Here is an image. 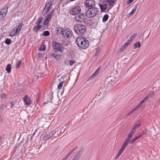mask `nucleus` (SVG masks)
I'll return each instance as SVG.
<instances>
[{
  "label": "nucleus",
  "instance_id": "cd10ccee",
  "mask_svg": "<svg viewBox=\"0 0 160 160\" xmlns=\"http://www.w3.org/2000/svg\"><path fill=\"white\" fill-rule=\"evenodd\" d=\"M11 66L10 64H8L6 68V70L8 73H9L11 72Z\"/></svg>",
  "mask_w": 160,
  "mask_h": 160
},
{
  "label": "nucleus",
  "instance_id": "6e6d98bb",
  "mask_svg": "<svg viewBox=\"0 0 160 160\" xmlns=\"http://www.w3.org/2000/svg\"><path fill=\"white\" fill-rule=\"evenodd\" d=\"M5 96H5V95L4 94H2V97H5Z\"/></svg>",
  "mask_w": 160,
  "mask_h": 160
},
{
  "label": "nucleus",
  "instance_id": "3c124183",
  "mask_svg": "<svg viewBox=\"0 0 160 160\" xmlns=\"http://www.w3.org/2000/svg\"><path fill=\"white\" fill-rule=\"evenodd\" d=\"M142 136L141 135V134H140L139 135H138L137 136V137H138V138L139 139L140 137H141Z\"/></svg>",
  "mask_w": 160,
  "mask_h": 160
},
{
  "label": "nucleus",
  "instance_id": "49530a36",
  "mask_svg": "<svg viewBox=\"0 0 160 160\" xmlns=\"http://www.w3.org/2000/svg\"><path fill=\"white\" fill-rule=\"evenodd\" d=\"M14 106V104L13 103V102H11V108H13Z\"/></svg>",
  "mask_w": 160,
  "mask_h": 160
},
{
  "label": "nucleus",
  "instance_id": "603ef678",
  "mask_svg": "<svg viewBox=\"0 0 160 160\" xmlns=\"http://www.w3.org/2000/svg\"><path fill=\"white\" fill-rule=\"evenodd\" d=\"M142 136L141 135V134H140L139 135H138L137 136V137H138V138L139 139L140 137H141Z\"/></svg>",
  "mask_w": 160,
  "mask_h": 160
},
{
  "label": "nucleus",
  "instance_id": "9b49d317",
  "mask_svg": "<svg viewBox=\"0 0 160 160\" xmlns=\"http://www.w3.org/2000/svg\"><path fill=\"white\" fill-rule=\"evenodd\" d=\"M52 5V2L51 1H49L46 3L42 12L43 15H45L49 11Z\"/></svg>",
  "mask_w": 160,
  "mask_h": 160
},
{
  "label": "nucleus",
  "instance_id": "c85d7f7f",
  "mask_svg": "<svg viewBox=\"0 0 160 160\" xmlns=\"http://www.w3.org/2000/svg\"><path fill=\"white\" fill-rule=\"evenodd\" d=\"M17 33L15 30L13 29L10 32L9 34L10 36H15L17 34Z\"/></svg>",
  "mask_w": 160,
  "mask_h": 160
},
{
  "label": "nucleus",
  "instance_id": "9d476101",
  "mask_svg": "<svg viewBox=\"0 0 160 160\" xmlns=\"http://www.w3.org/2000/svg\"><path fill=\"white\" fill-rule=\"evenodd\" d=\"M7 8H4L0 11V21L4 19L8 12Z\"/></svg>",
  "mask_w": 160,
  "mask_h": 160
},
{
  "label": "nucleus",
  "instance_id": "4468645a",
  "mask_svg": "<svg viewBox=\"0 0 160 160\" xmlns=\"http://www.w3.org/2000/svg\"><path fill=\"white\" fill-rule=\"evenodd\" d=\"M136 36L137 34L136 33H134L132 36H131V37H130L128 41L124 44V47H126L128 45H129L130 43H131L132 42L133 40Z\"/></svg>",
  "mask_w": 160,
  "mask_h": 160
},
{
  "label": "nucleus",
  "instance_id": "473e14b6",
  "mask_svg": "<svg viewBox=\"0 0 160 160\" xmlns=\"http://www.w3.org/2000/svg\"><path fill=\"white\" fill-rule=\"evenodd\" d=\"M108 15L107 14L105 15L103 18L102 21L103 22H106L108 19Z\"/></svg>",
  "mask_w": 160,
  "mask_h": 160
},
{
  "label": "nucleus",
  "instance_id": "c9c22d12",
  "mask_svg": "<svg viewBox=\"0 0 160 160\" xmlns=\"http://www.w3.org/2000/svg\"><path fill=\"white\" fill-rule=\"evenodd\" d=\"M5 42L7 44L9 45L11 42V41L10 39L7 38L5 41Z\"/></svg>",
  "mask_w": 160,
  "mask_h": 160
},
{
  "label": "nucleus",
  "instance_id": "37998d69",
  "mask_svg": "<svg viewBox=\"0 0 160 160\" xmlns=\"http://www.w3.org/2000/svg\"><path fill=\"white\" fill-rule=\"evenodd\" d=\"M49 133L50 134L52 135V137L53 135L55 134L56 133V132L55 131H52V132H50Z\"/></svg>",
  "mask_w": 160,
  "mask_h": 160
},
{
  "label": "nucleus",
  "instance_id": "a18cd8bd",
  "mask_svg": "<svg viewBox=\"0 0 160 160\" xmlns=\"http://www.w3.org/2000/svg\"><path fill=\"white\" fill-rule=\"evenodd\" d=\"M79 158L75 156L72 160H79Z\"/></svg>",
  "mask_w": 160,
  "mask_h": 160
},
{
  "label": "nucleus",
  "instance_id": "bb28decb",
  "mask_svg": "<svg viewBox=\"0 0 160 160\" xmlns=\"http://www.w3.org/2000/svg\"><path fill=\"white\" fill-rule=\"evenodd\" d=\"M22 63V61L21 60H18L16 62L15 67L17 68H19L20 65Z\"/></svg>",
  "mask_w": 160,
  "mask_h": 160
},
{
  "label": "nucleus",
  "instance_id": "423d86ee",
  "mask_svg": "<svg viewBox=\"0 0 160 160\" xmlns=\"http://www.w3.org/2000/svg\"><path fill=\"white\" fill-rule=\"evenodd\" d=\"M62 36L65 38H69L72 35L71 31L68 28H63L61 31Z\"/></svg>",
  "mask_w": 160,
  "mask_h": 160
},
{
  "label": "nucleus",
  "instance_id": "79ce46f5",
  "mask_svg": "<svg viewBox=\"0 0 160 160\" xmlns=\"http://www.w3.org/2000/svg\"><path fill=\"white\" fill-rule=\"evenodd\" d=\"M147 100L146 99V98H144V99L142 100L140 102L142 104L145 101H146Z\"/></svg>",
  "mask_w": 160,
  "mask_h": 160
},
{
  "label": "nucleus",
  "instance_id": "dca6fc26",
  "mask_svg": "<svg viewBox=\"0 0 160 160\" xmlns=\"http://www.w3.org/2000/svg\"><path fill=\"white\" fill-rule=\"evenodd\" d=\"M81 12V8L78 6H76L74 8L72 11V12L73 14H78Z\"/></svg>",
  "mask_w": 160,
  "mask_h": 160
},
{
  "label": "nucleus",
  "instance_id": "72a5a7b5",
  "mask_svg": "<svg viewBox=\"0 0 160 160\" xmlns=\"http://www.w3.org/2000/svg\"><path fill=\"white\" fill-rule=\"evenodd\" d=\"M153 92H151L145 98L146 100L149 98L153 94Z\"/></svg>",
  "mask_w": 160,
  "mask_h": 160
},
{
  "label": "nucleus",
  "instance_id": "13d9d810",
  "mask_svg": "<svg viewBox=\"0 0 160 160\" xmlns=\"http://www.w3.org/2000/svg\"><path fill=\"white\" fill-rule=\"evenodd\" d=\"M37 130H36V131L34 132V133H33V135H34L35 133V132Z\"/></svg>",
  "mask_w": 160,
  "mask_h": 160
},
{
  "label": "nucleus",
  "instance_id": "ddd939ff",
  "mask_svg": "<svg viewBox=\"0 0 160 160\" xmlns=\"http://www.w3.org/2000/svg\"><path fill=\"white\" fill-rule=\"evenodd\" d=\"M85 4L86 7L88 8L94 6L95 2L93 0H86L85 1Z\"/></svg>",
  "mask_w": 160,
  "mask_h": 160
},
{
  "label": "nucleus",
  "instance_id": "b1692460",
  "mask_svg": "<svg viewBox=\"0 0 160 160\" xmlns=\"http://www.w3.org/2000/svg\"><path fill=\"white\" fill-rule=\"evenodd\" d=\"M100 68V67H99L94 72L91 76L92 78H94L99 72Z\"/></svg>",
  "mask_w": 160,
  "mask_h": 160
},
{
  "label": "nucleus",
  "instance_id": "864d4df0",
  "mask_svg": "<svg viewBox=\"0 0 160 160\" xmlns=\"http://www.w3.org/2000/svg\"><path fill=\"white\" fill-rule=\"evenodd\" d=\"M60 58V56L59 55V57H57L56 58L58 60H59Z\"/></svg>",
  "mask_w": 160,
  "mask_h": 160
},
{
  "label": "nucleus",
  "instance_id": "ea45409f",
  "mask_svg": "<svg viewBox=\"0 0 160 160\" xmlns=\"http://www.w3.org/2000/svg\"><path fill=\"white\" fill-rule=\"evenodd\" d=\"M52 56L53 57L56 58L57 57H59V55H58L55 53H52Z\"/></svg>",
  "mask_w": 160,
  "mask_h": 160
},
{
  "label": "nucleus",
  "instance_id": "f03ea898",
  "mask_svg": "<svg viewBox=\"0 0 160 160\" xmlns=\"http://www.w3.org/2000/svg\"><path fill=\"white\" fill-rule=\"evenodd\" d=\"M75 31L77 33H83L86 30L85 26L81 24H76L74 26Z\"/></svg>",
  "mask_w": 160,
  "mask_h": 160
},
{
  "label": "nucleus",
  "instance_id": "f704fd0d",
  "mask_svg": "<svg viewBox=\"0 0 160 160\" xmlns=\"http://www.w3.org/2000/svg\"><path fill=\"white\" fill-rule=\"evenodd\" d=\"M49 35L50 33L48 31H44L42 34V36H48Z\"/></svg>",
  "mask_w": 160,
  "mask_h": 160
},
{
  "label": "nucleus",
  "instance_id": "bf43d9fd",
  "mask_svg": "<svg viewBox=\"0 0 160 160\" xmlns=\"http://www.w3.org/2000/svg\"><path fill=\"white\" fill-rule=\"evenodd\" d=\"M68 124H67V126H68Z\"/></svg>",
  "mask_w": 160,
  "mask_h": 160
},
{
  "label": "nucleus",
  "instance_id": "1a4fd4ad",
  "mask_svg": "<svg viewBox=\"0 0 160 160\" xmlns=\"http://www.w3.org/2000/svg\"><path fill=\"white\" fill-rule=\"evenodd\" d=\"M115 79V78L112 77H109L107 78L105 81V83L109 86L114 85L115 84V81L113 82H111L112 81H114Z\"/></svg>",
  "mask_w": 160,
  "mask_h": 160
},
{
  "label": "nucleus",
  "instance_id": "6ab92c4d",
  "mask_svg": "<svg viewBox=\"0 0 160 160\" xmlns=\"http://www.w3.org/2000/svg\"><path fill=\"white\" fill-rule=\"evenodd\" d=\"M51 14H49L45 18V21L44 22V24L48 25L49 22V20L51 18Z\"/></svg>",
  "mask_w": 160,
  "mask_h": 160
},
{
  "label": "nucleus",
  "instance_id": "de8ad7c7",
  "mask_svg": "<svg viewBox=\"0 0 160 160\" xmlns=\"http://www.w3.org/2000/svg\"><path fill=\"white\" fill-rule=\"evenodd\" d=\"M133 0H128L127 2V4H130L131 2H132Z\"/></svg>",
  "mask_w": 160,
  "mask_h": 160
},
{
  "label": "nucleus",
  "instance_id": "4c0bfd02",
  "mask_svg": "<svg viewBox=\"0 0 160 160\" xmlns=\"http://www.w3.org/2000/svg\"><path fill=\"white\" fill-rule=\"evenodd\" d=\"M64 81L61 82L58 85V89H61L62 87L63 83Z\"/></svg>",
  "mask_w": 160,
  "mask_h": 160
},
{
  "label": "nucleus",
  "instance_id": "f3484780",
  "mask_svg": "<svg viewBox=\"0 0 160 160\" xmlns=\"http://www.w3.org/2000/svg\"><path fill=\"white\" fill-rule=\"evenodd\" d=\"M116 0H106V2L108 3V5L110 7L109 9L111 8L114 5Z\"/></svg>",
  "mask_w": 160,
  "mask_h": 160
},
{
  "label": "nucleus",
  "instance_id": "393cba45",
  "mask_svg": "<svg viewBox=\"0 0 160 160\" xmlns=\"http://www.w3.org/2000/svg\"><path fill=\"white\" fill-rule=\"evenodd\" d=\"M51 137H52V135L50 134L49 133L44 136L43 138V139L44 140L46 141L51 138Z\"/></svg>",
  "mask_w": 160,
  "mask_h": 160
},
{
  "label": "nucleus",
  "instance_id": "09e8293b",
  "mask_svg": "<svg viewBox=\"0 0 160 160\" xmlns=\"http://www.w3.org/2000/svg\"><path fill=\"white\" fill-rule=\"evenodd\" d=\"M138 108V106H135L133 109H132L134 111H135L136 110H137Z\"/></svg>",
  "mask_w": 160,
  "mask_h": 160
},
{
  "label": "nucleus",
  "instance_id": "20e7f679",
  "mask_svg": "<svg viewBox=\"0 0 160 160\" xmlns=\"http://www.w3.org/2000/svg\"><path fill=\"white\" fill-rule=\"evenodd\" d=\"M52 47L53 48L61 52H62L64 50L62 45L56 42H53L52 43Z\"/></svg>",
  "mask_w": 160,
  "mask_h": 160
},
{
  "label": "nucleus",
  "instance_id": "7c9ffc66",
  "mask_svg": "<svg viewBox=\"0 0 160 160\" xmlns=\"http://www.w3.org/2000/svg\"><path fill=\"white\" fill-rule=\"evenodd\" d=\"M122 81V79L121 77H119L118 78H115V80L113 81H112L111 82H113V81H115V83L116 82L119 83L121 81Z\"/></svg>",
  "mask_w": 160,
  "mask_h": 160
},
{
  "label": "nucleus",
  "instance_id": "58836bf2",
  "mask_svg": "<svg viewBox=\"0 0 160 160\" xmlns=\"http://www.w3.org/2000/svg\"><path fill=\"white\" fill-rule=\"evenodd\" d=\"M75 62V61L73 60H69V64L70 66H72Z\"/></svg>",
  "mask_w": 160,
  "mask_h": 160
},
{
  "label": "nucleus",
  "instance_id": "052dcab7",
  "mask_svg": "<svg viewBox=\"0 0 160 160\" xmlns=\"http://www.w3.org/2000/svg\"><path fill=\"white\" fill-rule=\"evenodd\" d=\"M61 160H63V159H61Z\"/></svg>",
  "mask_w": 160,
  "mask_h": 160
},
{
  "label": "nucleus",
  "instance_id": "4be33fe9",
  "mask_svg": "<svg viewBox=\"0 0 160 160\" xmlns=\"http://www.w3.org/2000/svg\"><path fill=\"white\" fill-rule=\"evenodd\" d=\"M68 57L70 58H72L74 56V51L72 50H70L68 52Z\"/></svg>",
  "mask_w": 160,
  "mask_h": 160
},
{
  "label": "nucleus",
  "instance_id": "c03bdc74",
  "mask_svg": "<svg viewBox=\"0 0 160 160\" xmlns=\"http://www.w3.org/2000/svg\"><path fill=\"white\" fill-rule=\"evenodd\" d=\"M147 130H146L145 131H143L140 134H141L142 136L143 135L147 132Z\"/></svg>",
  "mask_w": 160,
  "mask_h": 160
},
{
  "label": "nucleus",
  "instance_id": "4d7b16f0",
  "mask_svg": "<svg viewBox=\"0 0 160 160\" xmlns=\"http://www.w3.org/2000/svg\"><path fill=\"white\" fill-rule=\"evenodd\" d=\"M2 120V118L1 117H0V121H1Z\"/></svg>",
  "mask_w": 160,
  "mask_h": 160
},
{
  "label": "nucleus",
  "instance_id": "7ed1b4c3",
  "mask_svg": "<svg viewBox=\"0 0 160 160\" xmlns=\"http://www.w3.org/2000/svg\"><path fill=\"white\" fill-rule=\"evenodd\" d=\"M97 8L93 7L90 8L86 12V16L88 18L96 16L98 12Z\"/></svg>",
  "mask_w": 160,
  "mask_h": 160
},
{
  "label": "nucleus",
  "instance_id": "8fccbe9b",
  "mask_svg": "<svg viewBox=\"0 0 160 160\" xmlns=\"http://www.w3.org/2000/svg\"><path fill=\"white\" fill-rule=\"evenodd\" d=\"M142 105V104L140 102L139 103H138V105L137 106H138V107L139 108V107H140Z\"/></svg>",
  "mask_w": 160,
  "mask_h": 160
},
{
  "label": "nucleus",
  "instance_id": "e433bc0d",
  "mask_svg": "<svg viewBox=\"0 0 160 160\" xmlns=\"http://www.w3.org/2000/svg\"><path fill=\"white\" fill-rule=\"evenodd\" d=\"M138 139V137L136 136V137L133 138L131 140H130V141H129V142H130L131 144H132Z\"/></svg>",
  "mask_w": 160,
  "mask_h": 160
},
{
  "label": "nucleus",
  "instance_id": "2f4dec72",
  "mask_svg": "<svg viewBox=\"0 0 160 160\" xmlns=\"http://www.w3.org/2000/svg\"><path fill=\"white\" fill-rule=\"evenodd\" d=\"M141 45V44L139 42H137L134 44V48L135 49L138 48H139Z\"/></svg>",
  "mask_w": 160,
  "mask_h": 160
},
{
  "label": "nucleus",
  "instance_id": "a19ab883",
  "mask_svg": "<svg viewBox=\"0 0 160 160\" xmlns=\"http://www.w3.org/2000/svg\"><path fill=\"white\" fill-rule=\"evenodd\" d=\"M134 112V110L133 109H132V110L130 112H128L127 114V115L128 116V115H130V114H132Z\"/></svg>",
  "mask_w": 160,
  "mask_h": 160
},
{
  "label": "nucleus",
  "instance_id": "5701e85b",
  "mask_svg": "<svg viewBox=\"0 0 160 160\" xmlns=\"http://www.w3.org/2000/svg\"><path fill=\"white\" fill-rule=\"evenodd\" d=\"M83 150V148L82 147L78 152L76 154L75 156L79 158L81 156V153L82 152Z\"/></svg>",
  "mask_w": 160,
  "mask_h": 160
},
{
  "label": "nucleus",
  "instance_id": "f8f14e48",
  "mask_svg": "<svg viewBox=\"0 0 160 160\" xmlns=\"http://www.w3.org/2000/svg\"><path fill=\"white\" fill-rule=\"evenodd\" d=\"M85 19L84 14L82 13L80 15L75 17V19L77 22H82L84 21Z\"/></svg>",
  "mask_w": 160,
  "mask_h": 160
},
{
  "label": "nucleus",
  "instance_id": "c756f323",
  "mask_svg": "<svg viewBox=\"0 0 160 160\" xmlns=\"http://www.w3.org/2000/svg\"><path fill=\"white\" fill-rule=\"evenodd\" d=\"M101 50V48H98L96 50V53L95 54V56L98 57L99 54V53Z\"/></svg>",
  "mask_w": 160,
  "mask_h": 160
},
{
  "label": "nucleus",
  "instance_id": "6e6552de",
  "mask_svg": "<svg viewBox=\"0 0 160 160\" xmlns=\"http://www.w3.org/2000/svg\"><path fill=\"white\" fill-rule=\"evenodd\" d=\"M140 124H135L133 127L132 128L131 131L129 133L128 137L126 138L127 139L130 141V139L131 138L133 135L134 134L137 128L140 126Z\"/></svg>",
  "mask_w": 160,
  "mask_h": 160
},
{
  "label": "nucleus",
  "instance_id": "aec40b11",
  "mask_svg": "<svg viewBox=\"0 0 160 160\" xmlns=\"http://www.w3.org/2000/svg\"><path fill=\"white\" fill-rule=\"evenodd\" d=\"M99 7L101 11H105L108 8V5L107 4H99Z\"/></svg>",
  "mask_w": 160,
  "mask_h": 160
},
{
  "label": "nucleus",
  "instance_id": "f257e3e1",
  "mask_svg": "<svg viewBox=\"0 0 160 160\" xmlns=\"http://www.w3.org/2000/svg\"><path fill=\"white\" fill-rule=\"evenodd\" d=\"M76 42L79 47L83 49H85L89 45L88 41L81 37L77 38Z\"/></svg>",
  "mask_w": 160,
  "mask_h": 160
},
{
  "label": "nucleus",
  "instance_id": "5fc2aeb1",
  "mask_svg": "<svg viewBox=\"0 0 160 160\" xmlns=\"http://www.w3.org/2000/svg\"><path fill=\"white\" fill-rule=\"evenodd\" d=\"M45 50V46L44 45V46L42 49V51H44Z\"/></svg>",
  "mask_w": 160,
  "mask_h": 160
},
{
  "label": "nucleus",
  "instance_id": "0eeeda50",
  "mask_svg": "<svg viewBox=\"0 0 160 160\" xmlns=\"http://www.w3.org/2000/svg\"><path fill=\"white\" fill-rule=\"evenodd\" d=\"M42 19L41 18H39L37 20L36 23L37 26L34 27L33 29L34 32H37L42 27Z\"/></svg>",
  "mask_w": 160,
  "mask_h": 160
},
{
  "label": "nucleus",
  "instance_id": "412c9836",
  "mask_svg": "<svg viewBox=\"0 0 160 160\" xmlns=\"http://www.w3.org/2000/svg\"><path fill=\"white\" fill-rule=\"evenodd\" d=\"M22 26V23H20L19 25L16 26L14 29L18 33L21 31Z\"/></svg>",
  "mask_w": 160,
  "mask_h": 160
},
{
  "label": "nucleus",
  "instance_id": "39448f33",
  "mask_svg": "<svg viewBox=\"0 0 160 160\" xmlns=\"http://www.w3.org/2000/svg\"><path fill=\"white\" fill-rule=\"evenodd\" d=\"M129 141H129L127 139H126L124 142L123 143L122 147L119 150L118 153L115 157V159H116L122 154L124 150L125 149L126 147L128 145Z\"/></svg>",
  "mask_w": 160,
  "mask_h": 160
},
{
  "label": "nucleus",
  "instance_id": "2eb2a0df",
  "mask_svg": "<svg viewBox=\"0 0 160 160\" xmlns=\"http://www.w3.org/2000/svg\"><path fill=\"white\" fill-rule=\"evenodd\" d=\"M23 101L25 104L29 105L31 103L32 100L29 97L26 95L23 98Z\"/></svg>",
  "mask_w": 160,
  "mask_h": 160
},
{
  "label": "nucleus",
  "instance_id": "a211bd4d",
  "mask_svg": "<svg viewBox=\"0 0 160 160\" xmlns=\"http://www.w3.org/2000/svg\"><path fill=\"white\" fill-rule=\"evenodd\" d=\"M77 146H76L75 148H74L73 149L71 150L63 158V160H66L68 158L69 155L71 154L72 153L75 151V150L77 148Z\"/></svg>",
  "mask_w": 160,
  "mask_h": 160
},
{
  "label": "nucleus",
  "instance_id": "a878e982",
  "mask_svg": "<svg viewBox=\"0 0 160 160\" xmlns=\"http://www.w3.org/2000/svg\"><path fill=\"white\" fill-rule=\"evenodd\" d=\"M138 5V4H136L135 5L133 10H132L131 12L129 13V16H132L134 13L137 8Z\"/></svg>",
  "mask_w": 160,
  "mask_h": 160
}]
</instances>
